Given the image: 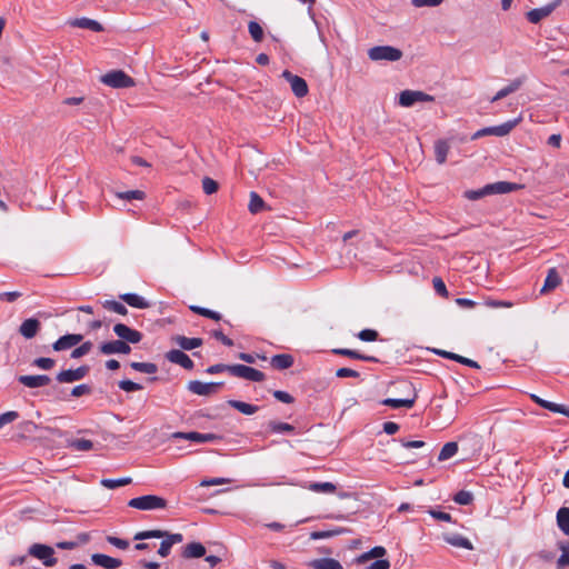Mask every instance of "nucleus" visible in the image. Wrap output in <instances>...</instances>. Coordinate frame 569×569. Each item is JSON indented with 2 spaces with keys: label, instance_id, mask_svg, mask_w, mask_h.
<instances>
[{
  "label": "nucleus",
  "instance_id": "09e8293b",
  "mask_svg": "<svg viewBox=\"0 0 569 569\" xmlns=\"http://www.w3.org/2000/svg\"><path fill=\"white\" fill-rule=\"evenodd\" d=\"M385 555H386V549L383 547H375L371 550H369L368 552H365L363 555H361L358 560L360 562H362V561H367L372 558H381Z\"/></svg>",
  "mask_w": 569,
  "mask_h": 569
},
{
  "label": "nucleus",
  "instance_id": "bf43d9fd",
  "mask_svg": "<svg viewBox=\"0 0 569 569\" xmlns=\"http://www.w3.org/2000/svg\"><path fill=\"white\" fill-rule=\"evenodd\" d=\"M202 189L204 193L212 194L218 190V182L209 177H206L202 180Z\"/></svg>",
  "mask_w": 569,
  "mask_h": 569
},
{
  "label": "nucleus",
  "instance_id": "39448f33",
  "mask_svg": "<svg viewBox=\"0 0 569 569\" xmlns=\"http://www.w3.org/2000/svg\"><path fill=\"white\" fill-rule=\"evenodd\" d=\"M519 121L520 119H515L499 126L480 129L472 136V139L475 140L483 136L505 137L518 124Z\"/></svg>",
  "mask_w": 569,
  "mask_h": 569
},
{
  "label": "nucleus",
  "instance_id": "c756f323",
  "mask_svg": "<svg viewBox=\"0 0 569 569\" xmlns=\"http://www.w3.org/2000/svg\"><path fill=\"white\" fill-rule=\"evenodd\" d=\"M443 539L447 543L457 547V548H463L468 550H472L473 546L471 541L468 538H465L460 535H445Z\"/></svg>",
  "mask_w": 569,
  "mask_h": 569
},
{
  "label": "nucleus",
  "instance_id": "7c9ffc66",
  "mask_svg": "<svg viewBox=\"0 0 569 569\" xmlns=\"http://www.w3.org/2000/svg\"><path fill=\"white\" fill-rule=\"evenodd\" d=\"M206 555V548L200 542L188 543L182 551V556L187 559L200 558Z\"/></svg>",
  "mask_w": 569,
  "mask_h": 569
},
{
  "label": "nucleus",
  "instance_id": "58836bf2",
  "mask_svg": "<svg viewBox=\"0 0 569 569\" xmlns=\"http://www.w3.org/2000/svg\"><path fill=\"white\" fill-rule=\"evenodd\" d=\"M130 367L139 372L147 373V375H153L158 371V367L153 362H131Z\"/></svg>",
  "mask_w": 569,
  "mask_h": 569
},
{
  "label": "nucleus",
  "instance_id": "603ef678",
  "mask_svg": "<svg viewBox=\"0 0 569 569\" xmlns=\"http://www.w3.org/2000/svg\"><path fill=\"white\" fill-rule=\"evenodd\" d=\"M559 548L562 551V553L557 560V568L562 569L563 567L569 566V545L560 543Z\"/></svg>",
  "mask_w": 569,
  "mask_h": 569
},
{
  "label": "nucleus",
  "instance_id": "c85d7f7f",
  "mask_svg": "<svg viewBox=\"0 0 569 569\" xmlns=\"http://www.w3.org/2000/svg\"><path fill=\"white\" fill-rule=\"evenodd\" d=\"M173 342L178 345L183 350H192L202 345V339L200 338H188L184 336H176L173 337Z\"/></svg>",
  "mask_w": 569,
  "mask_h": 569
},
{
  "label": "nucleus",
  "instance_id": "2eb2a0df",
  "mask_svg": "<svg viewBox=\"0 0 569 569\" xmlns=\"http://www.w3.org/2000/svg\"><path fill=\"white\" fill-rule=\"evenodd\" d=\"M521 188L520 184L507 181H498L485 186V191L488 196L490 194H503L509 193Z\"/></svg>",
  "mask_w": 569,
  "mask_h": 569
},
{
  "label": "nucleus",
  "instance_id": "13d9d810",
  "mask_svg": "<svg viewBox=\"0 0 569 569\" xmlns=\"http://www.w3.org/2000/svg\"><path fill=\"white\" fill-rule=\"evenodd\" d=\"M119 388L126 392H133L142 389V386L131 380H121L118 383Z\"/></svg>",
  "mask_w": 569,
  "mask_h": 569
},
{
  "label": "nucleus",
  "instance_id": "ea45409f",
  "mask_svg": "<svg viewBox=\"0 0 569 569\" xmlns=\"http://www.w3.org/2000/svg\"><path fill=\"white\" fill-rule=\"evenodd\" d=\"M458 451L457 442H447L440 450L438 456L439 461H445L453 457Z\"/></svg>",
  "mask_w": 569,
  "mask_h": 569
},
{
  "label": "nucleus",
  "instance_id": "c03bdc74",
  "mask_svg": "<svg viewBox=\"0 0 569 569\" xmlns=\"http://www.w3.org/2000/svg\"><path fill=\"white\" fill-rule=\"evenodd\" d=\"M263 207L264 201L262 200V198L258 193L252 191L250 193L249 211L251 213H258L263 209Z\"/></svg>",
  "mask_w": 569,
  "mask_h": 569
},
{
  "label": "nucleus",
  "instance_id": "de8ad7c7",
  "mask_svg": "<svg viewBox=\"0 0 569 569\" xmlns=\"http://www.w3.org/2000/svg\"><path fill=\"white\" fill-rule=\"evenodd\" d=\"M70 447L77 451H89L93 449V442L88 439H76L70 442Z\"/></svg>",
  "mask_w": 569,
  "mask_h": 569
},
{
  "label": "nucleus",
  "instance_id": "0eeeda50",
  "mask_svg": "<svg viewBox=\"0 0 569 569\" xmlns=\"http://www.w3.org/2000/svg\"><path fill=\"white\" fill-rule=\"evenodd\" d=\"M53 549L47 545L34 543L29 548V555L43 561L47 567H52L57 563L53 558Z\"/></svg>",
  "mask_w": 569,
  "mask_h": 569
},
{
  "label": "nucleus",
  "instance_id": "c9c22d12",
  "mask_svg": "<svg viewBox=\"0 0 569 569\" xmlns=\"http://www.w3.org/2000/svg\"><path fill=\"white\" fill-rule=\"evenodd\" d=\"M557 525L565 535H569V508L562 507L558 510Z\"/></svg>",
  "mask_w": 569,
  "mask_h": 569
},
{
  "label": "nucleus",
  "instance_id": "338daca9",
  "mask_svg": "<svg viewBox=\"0 0 569 569\" xmlns=\"http://www.w3.org/2000/svg\"><path fill=\"white\" fill-rule=\"evenodd\" d=\"M91 393V388L88 386V385H79V386H76L72 390H71V396L72 397H81V396H84V395H89Z\"/></svg>",
  "mask_w": 569,
  "mask_h": 569
},
{
  "label": "nucleus",
  "instance_id": "864d4df0",
  "mask_svg": "<svg viewBox=\"0 0 569 569\" xmlns=\"http://www.w3.org/2000/svg\"><path fill=\"white\" fill-rule=\"evenodd\" d=\"M190 309L198 313V315H201L203 317H207V318H210V319H213V320H220L221 319V315L213 311V310H210V309H207V308H202V307H198V306H191Z\"/></svg>",
  "mask_w": 569,
  "mask_h": 569
},
{
  "label": "nucleus",
  "instance_id": "dca6fc26",
  "mask_svg": "<svg viewBox=\"0 0 569 569\" xmlns=\"http://www.w3.org/2000/svg\"><path fill=\"white\" fill-rule=\"evenodd\" d=\"M18 381L27 388L34 389L48 386L51 379L47 375H23L18 377Z\"/></svg>",
  "mask_w": 569,
  "mask_h": 569
},
{
  "label": "nucleus",
  "instance_id": "f3484780",
  "mask_svg": "<svg viewBox=\"0 0 569 569\" xmlns=\"http://www.w3.org/2000/svg\"><path fill=\"white\" fill-rule=\"evenodd\" d=\"M166 358L170 362L179 365L187 370H191L194 366L190 357L179 349H172L168 351Z\"/></svg>",
  "mask_w": 569,
  "mask_h": 569
},
{
  "label": "nucleus",
  "instance_id": "bb28decb",
  "mask_svg": "<svg viewBox=\"0 0 569 569\" xmlns=\"http://www.w3.org/2000/svg\"><path fill=\"white\" fill-rule=\"evenodd\" d=\"M433 351H435V353H437L440 357L455 360V361H457L459 363L466 365V366L471 367V368H479V365L476 361H473V360H471L469 358H465V357H462L460 355H457V353H453V352H449V351H446V350H438V349H436Z\"/></svg>",
  "mask_w": 569,
  "mask_h": 569
},
{
  "label": "nucleus",
  "instance_id": "72a5a7b5",
  "mask_svg": "<svg viewBox=\"0 0 569 569\" xmlns=\"http://www.w3.org/2000/svg\"><path fill=\"white\" fill-rule=\"evenodd\" d=\"M120 299L123 300L131 307L144 309L149 307V303L139 295L136 293H124L120 296Z\"/></svg>",
  "mask_w": 569,
  "mask_h": 569
},
{
  "label": "nucleus",
  "instance_id": "f03ea898",
  "mask_svg": "<svg viewBox=\"0 0 569 569\" xmlns=\"http://www.w3.org/2000/svg\"><path fill=\"white\" fill-rule=\"evenodd\" d=\"M100 81L111 88H130L134 86V80L122 70H112L104 73Z\"/></svg>",
  "mask_w": 569,
  "mask_h": 569
},
{
  "label": "nucleus",
  "instance_id": "393cba45",
  "mask_svg": "<svg viewBox=\"0 0 569 569\" xmlns=\"http://www.w3.org/2000/svg\"><path fill=\"white\" fill-rule=\"evenodd\" d=\"M308 566L312 569H342L341 563L333 558L313 559Z\"/></svg>",
  "mask_w": 569,
  "mask_h": 569
},
{
  "label": "nucleus",
  "instance_id": "ddd939ff",
  "mask_svg": "<svg viewBox=\"0 0 569 569\" xmlns=\"http://www.w3.org/2000/svg\"><path fill=\"white\" fill-rule=\"evenodd\" d=\"M99 350L102 355H114L122 353L128 355L131 351V347L122 340H112L100 345Z\"/></svg>",
  "mask_w": 569,
  "mask_h": 569
},
{
  "label": "nucleus",
  "instance_id": "6e6552de",
  "mask_svg": "<svg viewBox=\"0 0 569 569\" xmlns=\"http://www.w3.org/2000/svg\"><path fill=\"white\" fill-rule=\"evenodd\" d=\"M282 78L289 82L291 91L297 98H303L308 94V84L303 78L291 73L289 70L282 72Z\"/></svg>",
  "mask_w": 569,
  "mask_h": 569
},
{
  "label": "nucleus",
  "instance_id": "49530a36",
  "mask_svg": "<svg viewBox=\"0 0 569 569\" xmlns=\"http://www.w3.org/2000/svg\"><path fill=\"white\" fill-rule=\"evenodd\" d=\"M268 427L274 433H286L295 430V427L287 422L270 421Z\"/></svg>",
  "mask_w": 569,
  "mask_h": 569
},
{
  "label": "nucleus",
  "instance_id": "5fc2aeb1",
  "mask_svg": "<svg viewBox=\"0 0 569 569\" xmlns=\"http://www.w3.org/2000/svg\"><path fill=\"white\" fill-rule=\"evenodd\" d=\"M117 197L123 200H142L144 198V192L140 190H131L124 192H117Z\"/></svg>",
  "mask_w": 569,
  "mask_h": 569
},
{
  "label": "nucleus",
  "instance_id": "aec40b11",
  "mask_svg": "<svg viewBox=\"0 0 569 569\" xmlns=\"http://www.w3.org/2000/svg\"><path fill=\"white\" fill-rule=\"evenodd\" d=\"M531 399L540 407H542L547 410H550L552 412H556V413H561L569 418V407H567L565 405H559V403H555L551 401H547L536 395H531Z\"/></svg>",
  "mask_w": 569,
  "mask_h": 569
},
{
  "label": "nucleus",
  "instance_id": "6e6d98bb",
  "mask_svg": "<svg viewBox=\"0 0 569 569\" xmlns=\"http://www.w3.org/2000/svg\"><path fill=\"white\" fill-rule=\"evenodd\" d=\"M54 365L56 361L51 358H37L32 362V366L42 370H50L54 367Z\"/></svg>",
  "mask_w": 569,
  "mask_h": 569
},
{
  "label": "nucleus",
  "instance_id": "8fccbe9b",
  "mask_svg": "<svg viewBox=\"0 0 569 569\" xmlns=\"http://www.w3.org/2000/svg\"><path fill=\"white\" fill-rule=\"evenodd\" d=\"M472 500H473L472 493L470 491H466V490L458 491L453 497V501L461 506L470 505L472 502Z\"/></svg>",
  "mask_w": 569,
  "mask_h": 569
},
{
  "label": "nucleus",
  "instance_id": "9b49d317",
  "mask_svg": "<svg viewBox=\"0 0 569 569\" xmlns=\"http://www.w3.org/2000/svg\"><path fill=\"white\" fill-rule=\"evenodd\" d=\"M113 332L120 338L119 340L124 341L126 343H138L142 339L141 332L138 330L131 329L130 327L123 323H117L113 327Z\"/></svg>",
  "mask_w": 569,
  "mask_h": 569
},
{
  "label": "nucleus",
  "instance_id": "e2e57ef3",
  "mask_svg": "<svg viewBox=\"0 0 569 569\" xmlns=\"http://www.w3.org/2000/svg\"><path fill=\"white\" fill-rule=\"evenodd\" d=\"M19 418V413L17 411H7L2 415H0V426L1 428L10 422H13Z\"/></svg>",
  "mask_w": 569,
  "mask_h": 569
},
{
  "label": "nucleus",
  "instance_id": "69168bd1",
  "mask_svg": "<svg viewBox=\"0 0 569 569\" xmlns=\"http://www.w3.org/2000/svg\"><path fill=\"white\" fill-rule=\"evenodd\" d=\"M486 196H488V194H487V192L485 191V187H483V188H480V189H478V190H467V191L465 192V197H466L467 199H469V200H472V201L478 200V199H480V198H482V197H486Z\"/></svg>",
  "mask_w": 569,
  "mask_h": 569
},
{
  "label": "nucleus",
  "instance_id": "f257e3e1",
  "mask_svg": "<svg viewBox=\"0 0 569 569\" xmlns=\"http://www.w3.org/2000/svg\"><path fill=\"white\" fill-rule=\"evenodd\" d=\"M167 500L156 495H146L132 498L128 501L130 508L143 511H152L167 508Z\"/></svg>",
  "mask_w": 569,
  "mask_h": 569
},
{
  "label": "nucleus",
  "instance_id": "e433bc0d",
  "mask_svg": "<svg viewBox=\"0 0 569 569\" xmlns=\"http://www.w3.org/2000/svg\"><path fill=\"white\" fill-rule=\"evenodd\" d=\"M306 488L318 493H333L337 489L332 482H311Z\"/></svg>",
  "mask_w": 569,
  "mask_h": 569
},
{
  "label": "nucleus",
  "instance_id": "20e7f679",
  "mask_svg": "<svg viewBox=\"0 0 569 569\" xmlns=\"http://www.w3.org/2000/svg\"><path fill=\"white\" fill-rule=\"evenodd\" d=\"M435 98L419 90H403L399 93V104L403 108L412 107L418 102H432Z\"/></svg>",
  "mask_w": 569,
  "mask_h": 569
},
{
  "label": "nucleus",
  "instance_id": "a18cd8bd",
  "mask_svg": "<svg viewBox=\"0 0 569 569\" xmlns=\"http://www.w3.org/2000/svg\"><path fill=\"white\" fill-rule=\"evenodd\" d=\"M248 31L251 36V38L253 39V41L256 42H261L262 39H263V29L262 27L256 22V21H250L248 23Z\"/></svg>",
  "mask_w": 569,
  "mask_h": 569
},
{
  "label": "nucleus",
  "instance_id": "f704fd0d",
  "mask_svg": "<svg viewBox=\"0 0 569 569\" xmlns=\"http://www.w3.org/2000/svg\"><path fill=\"white\" fill-rule=\"evenodd\" d=\"M449 149H450V147H449L448 142L445 140H438L435 143V157H436V161L439 164H442L446 162Z\"/></svg>",
  "mask_w": 569,
  "mask_h": 569
},
{
  "label": "nucleus",
  "instance_id": "473e14b6",
  "mask_svg": "<svg viewBox=\"0 0 569 569\" xmlns=\"http://www.w3.org/2000/svg\"><path fill=\"white\" fill-rule=\"evenodd\" d=\"M228 405L247 416L254 415L259 410L258 406L250 405L240 400H228Z\"/></svg>",
  "mask_w": 569,
  "mask_h": 569
},
{
  "label": "nucleus",
  "instance_id": "4be33fe9",
  "mask_svg": "<svg viewBox=\"0 0 569 569\" xmlns=\"http://www.w3.org/2000/svg\"><path fill=\"white\" fill-rule=\"evenodd\" d=\"M183 540V537L181 533H169L163 538V540L160 543V548L158 549V553L161 557H167L173 545L179 543Z\"/></svg>",
  "mask_w": 569,
  "mask_h": 569
},
{
  "label": "nucleus",
  "instance_id": "a878e982",
  "mask_svg": "<svg viewBox=\"0 0 569 569\" xmlns=\"http://www.w3.org/2000/svg\"><path fill=\"white\" fill-rule=\"evenodd\" d=\"M522 79L520 78H517V79H513L508 86L501 88L492 98H491V102H496L500 99H503L506 98L507 96L516 92L517 90L520 89V87L522 86Z\"/></svg>",
  "mask_w": 569,
  "mask_h": 569
},
{
  "label": "nucleus",
  "instance_id": "423d86ee",
  "mask_svg": "<svg viewBox=\"0 0 569 569\" xmlns=\"http://www.w3.org/2000/svg\"><path fill=\"white\" fill-rule=\"evenodd\" d=\"M223 382H202L199 380H191L187 385V389L198 396H211L219 391Z\"/></svg>",
  "mask_w": 569,
  "mask_h": 569
},
{
  "label": "nucleus",
  "instance_id": "b1692460",
  "mask_svg": "<svg viewBox=\"0 0 569 569\" xmlns=\"http://www.w3.org/2000/svg\"><path fill=\"white\" fill-rule=\"evenodd\" d=\"M561 283V278L556 268H550L548 270L547 277L545 279V283L540 290L541 293L549 292L556 289Z\"/></svg>",
  "mask_w": 569,
  "mask_h": 569
},
{
  "label": "nucleus",
  "instance_id": "37998d69",
  "mask_svg": "<svg viewBox=\"0 0 569 569\" xmlns=\"http://www.w3.org/2000/svg\"><path fill=\"white\" fill-rule=\"evenodd\" d=\"M101 306L107 310L113 311V312L122 315V316L127 315V312H128L127 308L122 303H120L116 300L101 301Z\"/></svg>",
  "mask_w": 569,
  "mask_h": 569
},
{
  "label": "nucleus",
  "instance_id": "cd10ccee",
  "mask_svg": "<svg viewBox=\"0 0 569 569\" xmlns=\"http://www.w3.org/2000/svg\"><path fill=\"white\" fill-rule=\"evenodd\" d=\"M71 26L82 29H88L94 32H101L103 30V27L100 22L89 19V18H79L74 19L70 22Z\"/></svg>",
  "mask_w": 569,
  "mask_h": 569
},
{
  "label": "nucleus",
  "instance_id": "412c9836",
  "mask_svg": "<svg viewBox=\"0 0 569 569\" xmlns=\"http://www.w3.org/2000/svg\"><path fill=\"white\" fill-rule=\"evenodd\" d=\"M91 560L94 565L106 569H117L121 566V560L103 553H93Z\"/></svg>",
  "mask_w": 569,
  "mask_h": 569
},
{
  "label": "nucleus",
  "instance_id": "a211bd4d",
  "mask_svg": "<svg viewBox=\"0 0 569 569\" xmlns=\"http://www.w3.org/2000/svg\"><path fill=\"white\" fill-rule=\"evenodd\" d=\"M557 3H550L541 8H536L527 12V19L531 23H538L542 19L547 18L551 14V12L556 9Z\"/></svg>",
  "mask_w": 569,
  "mask_h": 569
},
{
  "label": "nucleus",
  "instance_id": "9d476101",
  "mask_svg": "<svg viewBox=\"0 0 569 569\" xmlns=\"http://www.w3.org/2000/svg\"><path fill=\"white\" fill-rule=\"evenodd\" d=\"M90 368L88 366H81L77 369L62 370L56 377L60 383H71L83 379L89 373Z\"/></svg>",
  "mask_w": 569,
  "mask_h": 569
},
{
  "label": "nucleus",
  "instance_id": "2f4dec72",
  "mask_svg": "<svg viewBox=\"0 0 569 569\" xmlns=\"http://www.w3.org/2000/svg\"><path fill=\"white\" fill-rule=\"evenodd\" d=\"M416 398H417V396L413 392V396L411 398H405V399L387 398V399L382 400L381 403L387 407H391L393 409H398L401 407L411 408V407H413V405L416 402Z\"/></svg>",
  "mask_w": 569,
  "mask_h": 569
},
{
  "label": "nucleus",
  "instance_id": "6ab92c4d",
  "mask_svg": "<svg viewBox=\"0 0 569 569\" xmlns=\"http://www.w3.org/2000/svg\"><path fill=\"white\" fill-rule=\"evenodd\" d=\"M40 321L36 318L26 319L19 327V332L26 339L33 338L40 330Z\"/></svg>",
  "mask_w": 569,
  "mask_h": 569
},
{
  "label": "nucleus",
  "instance_id": "79ce46f5",
  "mask_svg": "<svg viewBox=\"0 0 569 569\" xmlns=\"http://www.w3.org/2000/svg\"><path fill=\"white\" fill-rule=\"evenodd\" d=\"M169 533L162 530H146L137 532L133 537L134 540H146L151 538H164Z\"/></svg>",
  "mask_w": 569,
  "mask_h": 569
},
{
  "label": "nucleus",
  "instance_id": "4c0bfd02",
  "mask_svg": "<svg viewBox=\"0 0 569 569\" xmlns=\"http://www.w3.org/2000/svg\"><path fill=\"white\" fill-rule=\"evenodd\" d=\"M332 353L339 355V356H346L353 359L365 360V361H373L376 360L373 357L365 356L362 353H359L356 350L347 349V348H336L332 349Z\"/></svg>",
  "mask_w": 569,
  "mask_h": 569
},
{
  "label": "nucleus",
  "instance_id": "0e129e2a",
  "mask_svg": "<svg viewBox=\"0 0 569 569\" xmlns=\"http://www.w3.org/2000/svg\"><path fill=\"white\" fill-rule=\"evenodd\" d=\"M338 378H358L360 373L353 369L340 368L336 371Z\"/></svg>",
  "mask_w": 569,
  "mask_h": 569
},
{
  "label": "nucleus",
  "instance_id": "3c124183",
  "mask_svg": "<svg viewBox=\"0 0 569 569\" xmlns=\"http://www.w3.org/2000/svg\"><path fill=\"white\" fill-rule=\"evenodd\" d=\"M92 342L91 341H86L83 342L82 345H80L79 347L74 348L71 352V358L73 359H79L86 355H88L91 349H92Z\"/></svg>",
  "mask_w": 569,
  "mask_h": 569
},
{
  "label": "nucleus",
  "instance_id": "f8f14e48",
  "mask_svg": "<svg viewBox=\"0 0 569 569\" xmlns=\"http://www.w3.org/2000/svg\"><path fill=\"white\" fill-rule=\"evenodd\" d=\"M172 438L186 439V440H190V441H194V442H212V441H217V440L221 439V437L216 433H200L197 431H191V432L178 431L172 435Z\"/></svg>",
  "mask_w": 569,
  "mask_h": 569
},
{
  "label": "nucleus",
  "instance_id": "052dcab7",
  "mask_svg": "<svg viewBox=\"0 0 569 569\" xmlns=\"http://www.w3.org/2000/svg\"><path fill=\"white\" fill-rule=\"evenodd\" d=\"M358 338L362 341H376L378 338V332L373 329H363L358 333Z\"/></svg>",
  "mask_w": 569,
  "mask_h": 569
},
{
  "label": "nucleus",
  "instance_id": "774afa93",
  "mask_svg": "<svg viewBox=\"0 0 569 569\" xmlns=\"http://www.w3.org/2000/svg\"><path fill=\"white\" fill-rule=\"evenodd\" d=\"M390 562L387 559H378L368 566L366 569H389Z\"/></svg>",
  "mask_w": 569,
  "mask_h": 569
},
{
  "label": "nucleus",
  "instance_id": "4468645a",
  "mask_svg": "<svg viewBox=\"0 0 569 569\" xmlns=\"http://www.w3.org/2000/svg\"><path fill=\"white\" fill-rule=\"evenodd\" d=\"M83 340V336L79 333H68L60 337L53 342L52 348L54 351H63L78 346Z\"/></svg>",
  "mask_w": 569,
  "mask_h": 569
},
{
  "label": "nucleus",
  "instance_id": "1a4fd4ad",
  "mask_svg": "<svg viewBox=\"0 0 569 569\" xmlns=\"http://www.w3.org/2000/svg\"><path fill=\"white\" fill-rule=\"evenodd\" d=\"M232 376L256 382L266 379L262 371L244 365H232Z\"/></svg>",
  "mask_w": 569,
  "mask_h": 569
},
{
  "label": "nucleus",
  "instance_id": "680f3d73",
  "mask_svg": "<svg viewBox=\"0 0 569 569\" xmlns=\"http://www.w3.org/2000/svg\"><path fill=\"white\" fill-rule=\"evenodd\" d=\"M432 282H433V288L438 295H440L441 297L448 296L447 287L441 278L436 277V278H433Z\"/></svg>",
  "mask_w": 569,
  "mask_h": 569
},
{
  "label": "nucleus",
  "instance_id": "4d7b16f0",
  "mask_svg": "<svg viewBox=\"0 0 569 569\" xmlns=\"http://www.w3.org/2000/svg\"><path fill=\"white\" fill-rule=\"evenodd\" d=\"M223 371H228L230 375H232V365L217 363L206 369V372L209 375H216Z\"/></svg>",
  "mask_w": 569,
  "mask_h": 569
},
{
  "label": "nucleus",
  "instance_id": "a19ab883",
  "mask_svg": "<svg viewBox=\"0 0 569 569\" xmlns=\"http://www.w3.org/2000/svg\"><path fill=\"white\" fill-rule=\"evenodd\" d=\"M132 482L130 477H124L120 479H102L100 481L101 486L107 489H116L118 487L127 486Z\"/></svg>",
  "mask_w": 569,
  "mask_h": 569
},
{
  "label": "nucleus",
  "instance_id": "7ed1b4c3",
  "mask_svg": "<svg viewBox=\"0 0 569 569\" xmlns=\"http://www.w3.org/2000/svg\"><path fill=\"white\" fill-rule=\"evenodd\" d=\"M368 57L372 61H398L402 58V51L391 46H377L368 50Z\"/></svg>",
  "mask_w": 569,
  "mask_h": 569
},
{
  "label": "nucleus",
  "instance_id": "5701e85b",
  "mask_svg": "<svg viewBox=\"0 0 569 569\" xmlns=\"http://www.w3.org/2000/svg\"><path fill=\"white\" fill-rule=\"evenodd\" d=\"M293 362H295L293 357L289 353L274 355L270 359L271 367L277 370L289 369L290 367H292Z\"/></svg>",
  "mask_w": 569,
  "mask_h": 569
}]
</instances>
